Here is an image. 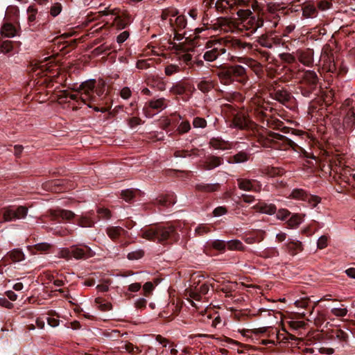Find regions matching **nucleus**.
Returning <instances> with one entry per match:
<instances>
[{
  "label": "nucleus",
  "instance_id": "nucleus-1",
  "mask_svg": "<svg viewBox=\"0 0 355 355\" xmlns=\"http://www.w3.org/2000/svg\"><path fill=\"white\" fill-rule=\"evenodd\" d=\"M139 236L162 244H172L177 242L180 238L176 229L170 225H154L141 228Z\"/></svg>",
  "mask_w": 355,
  "mask_h": 355
},
{
  "label": "nucleus",
  "instance_id": "nucleus-2",
  "mask_svg": "<svg viewBox=\"0 0 355 355\" xmlns=\"http://www.w3.org/2000/svg\"><path fill=\"white\" fill-rule=\"evenodd\" d=\"M258 142L265 148H274L281 150L292 149L299 152L302 149L291 139L267 129L259 135Z\"/></svg>",
  "mask_w": 355,
  "mask_h": 355
},
{
  "label": "nucleus",
  "instance_id": "nucleus-3",
  "mask_svg": "<svg viewBox=\"0 0 355 355\" xmlns=\"http://www.w3.org/2000/svg\"><path fill=\"white\" fill-rule=\"evenodd\" d=\"M51 216L52 219L55 220H65L71 221L74 220V223L83 227H92L98 221L96 213L92 210L78 216L71 211L60 209L51 211Z\"/></svg>",
  "mask_w": 355,
  "mask_h": 355
},
{
  "label": "nucleus",
  "instance_id": "nucleus-4",
  "mask_svg": "<svg viewBox=\"0 0 355 355\" xmlns=\"http://www.w3.org/2000/svg\"><path fill=\"white\" fill-rule=\"evenodd\" d=\"M236 15L239 19V21L236 23V28L241 31H247L248 36L252 35L259 28L263 26L262 19H260L249 9H239L236 12Z\"/></svg>",
  "mask_w": 355,
  "mask_h": 355
},
{
  "label": "nucleus",
  "instance_id": "nucleus-5",
  "mask_svg": "<svg viewBox=\"0 0 355 355\" xmlns=\"http://www.w3.org/2000/svg\"><path fill=\"white\" fill-rule=\"evenodd\" d=\"M218 76L225 85H230L234 81L245 84L248 80L246 69L241 65H231L222 67L218 72Z\"/></svg>",
  "mask_w": 355,
  "mask_h": 355
},
{
  "label": "nucleus",
  "instance_id": "nucleus-6",
  "mask_svg": "<svg viewBox=\"0 0 355 355\" xmlns=\"http://www.w3.org/2000/svg\"><path fill=\"white\" fill-rule=\"evenodd\" d=\"M28 207L24 205H10L0 209V223L24 219L28 214Z\"/></svg>",
  "mask_w": 355,
  "mask_h": 355
},
{
  "label": "nucleus",
  "instance_id": "nucleus-7",
  "mask_svg": "<svg viewBox=\"0 0 355 355\" xmlns=\"http://www.w3.org/2000/svg\"><path fill=\"white\" fill-rule=\"evenodd\" d=\"M205 48L207 50L205 51L202 57L205 61L208 62H213L220 55L226 53L223 39L207 42Z\"/></svg>",
  "mask_w": 355,
  "mask_h": 355
},
{
  "label": "nucleus",
  "instance_id": "nucleus-8",
  "mask_svg": "<svg viewBox=\"0 0 355 355\" xmlns=\"http://www.w3.org/2000/svg\"><path fill=\"white\" fill-rule=\"evenodd\" d=\"M293 199L306 201L312 207H315L320 202L321 198L317 196L311 195L302 189H294L289 194Z\"/></svg>",
  "mask_w": 355,
  "mask_h": 355
},
{
  "label": "nucleus",
  "instance_id": "nucleus-9",
  "mask_svg": "<svg viewBox=\"0 0 355 355\" xmlns=\"http://www.w3.org/2000/svg\"><path fill=\"white\" fill-rule=\"evenodd\" d=\"M96 81L95 79H90L82 83L76 89L78 92H83L82 94L85 95V98L87 101H95V96L93 95L96 87Z\"/></svg>",
  "mask_w": 355,
  "mask_h": 355
},
{
  "label": "nucleus",
  "instance_id": "nucleus-10",
  "mask_svg": "<svg viewBox=\"0 0 355 355\" xmlns=\"http://www.w3.org/2000/svg\"><path fill=\"white\" fill-rule=\"evenodd\" d=\"M236 182L238 187L241 190L259 192L261 189V184L255 179L238 178Z\"/></svg>",
  "mask_w": 355,
  "mask_h": 355
},
{
  "label": "nucleus",
  "instance_id": "nucleus-11",
  "mask_svg": "<svg viewBox=\"0 0 355 355\" xmlns=\"http://www.w3.org/2000/svg\"><path fill=\"white\" fill-rule=\"evenodd\" d=\"M318 83L319 78L314 71L307 70L304 71L300 81L301 85L317 90Z\"/></svg>",
  "mask_w": 355,
  "mask_h": 355
},
{
  "label": "nucleus",
  "instance_id": "nucleus-12",
  "mask_svg": "<svg viewBox=\"0 0 355 355\" xmlns=\"http://www.w3.org/2000/svg\"><path fill=\"white\" fill-rule=\"evenodd\" d=\"M322 57L328 63V71L337 76L338 60H335L332 50L328 46L327 49H323Z\"/></svg>",
  "mask_w": 355,
  "mask_h": 355
},
{
  "label": "nucleus",
  "instance_id": "nucleus-13",
  "mask_svg": "<svg viewBox=\"0 0 355 355\" xmlns=\"http://www.w3.org/2000/svg\"><path fill=\"white\" fill-rule=\"evenodd\" d=\"M73 257L76 259H86L92 257L95 253L85 245H72Z\"/></svg>",
  "mask_w": 355,
  "mask_h": 355
},
{
  "label": "nucleus",
  "instance_id": "nucleus-14",
  "mask_svg": "<svg viewBox=\"0 0 355 355\" xmlns=\"http://www.w3.org/2000/svg\"><path fill=\"white\" fill-rule=\"evenodd\" d=\"M266 232L261 230H252L243 236V239L248 244L260 243L265 238Z\"/></svg>",
  "mask_w": 355,
  "mask_h": 355
},
{
  "label": "nucleus",
  "instance_id": "nucleus-15",
  "mask_svg": "<svg viewBox=\"0 0 355 355\" xmlns=\"http://www.w3.org/2000/svg\"><path fill=\"white\" fill-rule=\"evenodd\" d=\"M166 107V99L160 98L158 99H152L146 103L144 107V111L146 116H149L150 110L161 111Z\"/></svg>",
  "mask_w": 355,
  "mask_h": 355
},
{
  "label": "nucleus",
  "instance_id": "nucleus-16",
  "mask_svg": "<svg viewBox=\"0 0 355 355\" xmlns=\"http://www.w3.org/2000/svg\"><path fill=\"white\" fill-rule=\"evenodd\" d=\"M248 119L247 115L242 112L232 113V126L240 130L248 128Z\"/></svg>",
  "mask_w": 355,
  "mask_h": 355
},
{
  "label": "nucleus",
  "instance_id": "nucleus-17",
  "mask_svg": "<svg viewBox=\"0 0 355 355\" xmlns=\"http://www.w3.org/2000/svg\"><path fill=\"white\" fill-rule=\"evenodd\" d=\"M223 42H224V45L225 46V49H232L234 51H240L243 49H245L246 47H252V45L250 44L241 41V40L232 38L230 40H223Z\"/></svg>",
  "mask_w": 355,
  "mask_h": 355
},
{
  "label": "nucleus",
  "instance_id": "nucleus-18",
  "mask_svg": "<svg viewBox=\"0 0 355 355\" xmlns=\"http://www.w3.org/2000/svg\"><path fill=\"white\" fill-rule=\"evenodd\" d=\"M284 10L285 8L282 6L279 3H270L267 6V8L265 12L272 15V18L275 19L271 27H277L280 18L279 12L283 13Z\"/></svg>",
  "mask_w": 355,
  "mask_h": 355
},
{
  "label": "nucleus",
  "instance_id": "nucleus-19",
  "mask_svg": "<svg viewBox=\"0 0 355 355\" xmlns=\"http://www.w3.org/2000/svg\"><path fill=\"white\" fill-rule=\"evenodd\" d=\"M270 96L282 104H286L290 101L291 94L285 89H274L270 92Z\"/></svg>",
  "mask_w": 355,
  "mask_h": 355
},
{
  "label": "nucleus",
  "instance_id": "nucleus-20",
  "mask_svg": "<svg viewBox=\"0 0 355 355\" xmlns=\"http://www.w3.org/2000/svg\"><path fill=\"white\" fill-rule=\"evenodd\" d=\"M27 15L29 28L32 31H37V16L38 15V10L35 5H31L28 6L27 8Z\"/></svg>",
  "mask_w": 355,
  "mask_h": 355
},
{
  "label": "nucleus",
  "instance_id": "nucleus-21",
  "mask_svg": "<svg viewBox=\"0 0 355 355\" xmlns=\"http://www.w3.org/2000/svg\"><path fill=\"white\" fill-rule=\"evenodd\" d=\"M344 126L347 133L352 131L355 127V108H349L345 112V115L343 119Z\"/></svg>",
  "mask_w": 355,
  "mask_h": 355
},
{
  "label": "nucleus",
  "instance_id": "nucleus-22",
  "mask_svg": "<svg viewBox=\"0 0 355 355\" xmlns=\"http://www.w3.org/2000/svg\"><path fill=\"white\" fill-rule=\"evenodd\" d=\"M106 233L113 241H116L121 237L126 238L129 235L128 231L119 226L107 227L106 229Z\"/></svg>",
  "mask_w": 355,
  "mask_h": 355
},
{
  "label": "nucleus",
  "instance_id": "nucleus-23",
  "mask_svg": "<svg viewBox=\"0 0 355 355\" xmlns=\"http://www.w3.org/2000/svg\"><path fill=\"white\" fill-rule=\"evenodd\" d=\"M313 50L306 49L297 51V56L300 62L303 64L309 67L313 62Z\"/></svg>",
  "mask_w": 355,
  "mask_h": 355
},
{
  "label": "nucleus",
  "instance_id": "nucleus-24",
  "mask_svg": "<svg viewBox=\"0 0 355 355\" xmlns=\"http://www.w3.org/2000/svg\"><path fill=\"white\" fill-rule=\"evenodd\" d=\"M223 164V157L208 155L204 162L203 166L206 170H212Z\"/></svg>",
  "mask_w": 355,
  "mask_h": 355
},
{
  "label": "nucleus",
  "instance_id": "nucleus-25",
  "mask_svg": "<svg viewBox=\"0 0 355 355\" xmlns=\"http://www.w3.org/2000/svg\"><path fill=\"white\" fill-rule=\"evenodd\" d=\"M176 197L174 193H168L165 196H161L156 198L155 204L160 207H168L176 202Z\"/></svg>",
  "mask_w": 355,
  "mask_h": 355
},
{
  "label": "nucleus",
  "instance_id": "nucleus-26",
  "mask_svg": "<svg viewBox=\"0 0 355 355\" xmlns=\"http://www.w3.org/2000/svg\"><path fill=\"white\" fill-rule=\"evenodd\" d=\"M209 144L215 149L228 150L233 147L232 143L225 141L221 137H212L210 139Z\"/></svg>",
  "mask_w": 355,
  "mask_h": 355
},
{
  "label": "nucleus",
  "instance_id": "nucleus-27",
  "mask_svg": "<svg viewBox=\"0 0 355 355\" xmlns=\"http://www.w3.org/2000/svg\"><path fill=\"white\" fill-rule=\"evenodd\" d=\"M205 247L207 252L215 250L220 252H224L227 248V244L226 242L223 240H209L206 243Z\"/></svg>",
  "mask_w": 355,
  "mask_h": 355
},
{
  "label": "nucleus",
  "instance_id": "nucleus-28",
  "mask_svg": "<svg viewBox=\"0 0 355 355\" xmlns=\"http://www.w3.org/2000/svg\"><path fill=\"white\" fill-rule=\"evenodd\" d=\"M272 31H269L268 33L262 34L259 37L257 42L262 47L271 49L273 47L274 44H275V40L272 37Z\"/></svg>",
  "mask_w": 355,
  "mask_h": 355
},
{
  "label": "nucleus",
  "instance_id": "nucleus-29",
  "mask_svg": "<svg viewBox=\"0 0 355 355\" xmlns=\"http://www.w3.org/2000/svg\"><path fill=\"white\" fill-rule=\"evenodd\" d=\"M254 209L261 213L272 215L277 211V207L273 204H268L264 201H260L254 205Z\"/></svg>",
  "mask_w": 355,
  "mask_h": 355
},
{
  "label": "nucleus",
  "instance_id": "nucleus-30",
  "mask_svg": "<svg viewBox=\"0 0 355 355\" xmlns=\"http://www.w3.org/2000/svg\"><path fill=\"white\" fill-rule=\"evenodd\" d=\"M302 15L306 18L315 17L318 15L317 8L310 1L302 5Z\"/></svg>",
  "mask_w": 355,
  "mask_h": 355
},
{
  "label": "nucleus",
  "instance_id": "nucleus-31",
  "mask_svg": "<svg viewBox=\"0 0 355 355\" xmlns=\"http://www.w3.org/2000/svg\"><path fill=\"white\" fill-rule=\"evenodd\" d=\"M284 248H285L286 250L293 256L302 250V243L299 241H294L291 239H289L287 243L284 244Z\"/></svg>",
  "mask_w": 355,
  "mask_h": 355
},
{
  "label": "nucleus",
  "instance_id": "nucleus-32",
  "mask_svg": "<svg viewBox=\"0 0 355 355\" xmlns=\"http://www.w3.org/2000/svg\"><path fill=\"white\" fill-rule=\"evenodd\" d=\"M18 47V42H14L8 40H3L0 38V53H8L17 51Z\"/></svg>",
  "mask_w": 355,
  "mask_h": 355
},
{
  "label": "nucleus",
  "instance_id": "nucleus-33",
  "mask_svg": "<svg viewBox=\"0 0 355 355\" xmlns=\"http://www.w3.org/2000/svg\"><path fill=\"white\" fill-rule=\"evenodd\" d=\"M196 190L200 192L204 193H213L217 191L220 188V184L219 183L215 184H207V183H200L197 184L195 186Z\"/></svg>",
  "mask_w": 355,
  "mask_h": 355
},
{
  "label": "nucleus",
  "instance_id": "nucleus-34",
  "mask_svg": "<svg viewBox=\"0 0 355 355\" xmlns=\"http://www.w3.org/2000/svg\"><path fill=\"white\" fill-rule=\"evenodd\" d=\"M114 22L118 30H122L128 27L131 23V18L128 15L123 14L116 16Z\"/></svg>",
  "mask_w": 355,
  "mask_h": 355
},
{
  "label": "nucleus",
  "instance_id": "nucleus-35",
  "mask_svg": "<svg viewBox=\"0 0 355 355\" xmlns=\"http://www.w3.org/2000/svg\"><path fill=\"white\" fill-rule=\"evenodd\" d=\"M304 217V214L291 213L286 223L290 228H297L303 222Z\"/></svg>",
  "mask_w": 355,
  "mask_h": 355
},
{
  "label": "nucleus",
  "instance_id": "nucleus-36",
  "mask_svg": "<svg viewBox=\"0 0 355 355\" xmlns=\"http://www.w3.org/2000/svg\"><path fill=\"white\" fill-rule=\"evenodd\" d=\"M331 125L338 135L346 134L347 131L344 126L343 120L337 116H333L331 119Z\"/></svg>",
  "mask_w": 355,
  "mask_h": 355
},
{
  "label": "nucleus",
  "instance_id": "nucleus-37",
  "mask_svg": "<svg viewBox=\"0 0 355 355\" xmlns=\"http://www.w3.org/2000/svg\"><path fill=\"white\" fill-rule=\"evenodd\" d=\"M169 22L173 29L176 28V30L178 31L184 29L187 25V18L184 15L178 16L175 20V23H173V21L171 19Z\"/></svg>",
  "mask_w": 355,
  "mask_h": 355
},
{
  "label": "nucleus",
  "instance_id": "nucleus-38",
  "mask_svg": "<svg viewBox=\"0 0 355 355\" xmlns=\"http://www.w3.org/2000/svg\"><path fill=\"white\" fill-rule=\"evenodd\" d=\"M249 159V154L244 151H240L234 155L230 156L227 162L230 164H238L247 162Z\"/></svg>",
  "mask_w": 355,
  "mask_h": 355
},
{
  "label": "nucleus",
  "instance_id": "nucleus-39",
  "mask_svg": "<svg viewBox=\"0 0 355 355\" xmlns=\"http://www.w3.org/2000/svg\"><path fill=\"white\" fill-rule=\"evenodd\" d=\"M218 21L220 28L225 31H229L233 28H236V24L230 18L220 17L218 18Z\"/></svg>",
  "mask_w": 355,
  "mask_h": 355
},
{
  "label": "nucleus",
  "instance_id": "nucleus-40",
  "mask_svg": "<svg viewBox=\"0 0 355 355\" xmlns=\"http://www.w3.org/2000/svg\"><path fill=\"white\" fill-rule=\"evenodd\" d=\"M49 10L38 11V15L37 16V31H40L42 27L46 24V23L49 21Z\"/></svg>",
  "mask_w": 355,
  "mask_h": 355
},
{
  "label": "nucleus",
  "instance_id": "nucleus-41",
  "mask_svg": "<svg viewBox=\"0 0 355 355\" xmlns=\"http://www.w3.org/2000/svg\"><path fill=\"white\" fill-rule=\"evenodd\" d=\"M1 34L6 37H13L17 34L16 27L10 23H6L3 25L1 30Z\"/></svg>",
  "mask_w": 355,
  "mask_h": 355
},
{
  "label": "nucleus",
  "instance_id": "nucleus-42",
  "mask_svg": "<svg viewBox=\"0 0 355 355\" xmlns=\"http://www.w3.org/2000/svg\"><path fill=\"white\" fill-rule=\"evenodd\" d=\"M268 108L270 110H272L271 107H266L264 105H259L254 109V114L259 120L263 122L265 118L267 116L266 111H267Z\"/></svg>",
  "mask_w": 355,
  "mask_h": 355
},
{
  "label": "nucleus",
  "instance_id": "nucleus-43",
  "mask_svg": "<svg viewBox=\"0 0 355 355\" xmlns=\"http://www.w3.org/2000/svg\"><path fill=\"white\" fill-rule=\"evenodd\" d=\"M6 259H10L13 262H19L24 259V254L19 250H13L8 252Z\"/></svg>",
  "mask_w": 355,
  "mask_h": 355
},
{
  "label": "nucleus",
  "instance_id": "nucleus-44",
  "mask_svg": "<svg viewBox=\"0 0 355 355\" xmlns=\"http://www.w3.org/2000/svg\"><path fill=\"white\" fill-rule=\"evenodd\" d=\"M259 257L268 259L278 257L279 255V252L276 248H267L261 252H259Z\"/></svg>",
  "mask_w": 355,
  "mask_h": 355
},
{
  "label": "nucleus",
  "instance_id": "nucleus-45",
  "mask_svg": "<svg viewBox=\"0 0 355 355\" xmlns=\"http://www.w3.org/2000/svg\"><path fill=\"white\" fill-rule=\"evenodd\" d=\"M254 51L255 57L261 62H267L270 56V53L268 51L263 50L261 48H256Z\"/></svg>",
  "mask_w": 355,
  "mask_h": 355
},
{
  "label": "nucleus",
  "instance_id": "nucleus-46",
  "mask_svg": "<svg viewBox=\"0 0 355 355\" xmlns=\"http://www.w3.org/2000/svg\"><path fill=\"white\" fill-rule=\"evenodd\" d=\"M197 87L203 93H207L214 87V83L209 80H202L197 85Z\"/></svg>",
  "mask_w": 355,
  "mask_h": 355
},
{
  "label": "nucleus",
  "instance_id": "nucleus-47",
  "mask_svg": "<svg viewBox=\"0 0 355 355\" xmlns=\"http://www.w3.org/2000/svg\"><path fill=\"white\" fill-rule=\"evenodd\" d=\"M227 248L230 250H240L243 251L245 250V247L243 246L241 241L239 240H231L226 242Z\"/></svg>",
  "mask_w": 355,
  "mask_h": 355
},
{
  "label": "nucleus",
  "instance_id": "nucleus-48",
  "mask_svg": "<svg viewBox=\"0 0 355 355\" xmlns=\"http://www.w3.org/2000/svg\"><path fill=\"white\" fill-rule=\"evenodd\" d=\"M139 193V191H133V190H131V189H126V190H123L121 191V198L125 200L126 202H132V200H133V199L135 198V197L136 196V194Z\"/></svg>",
  "mask_w": 355,
  "mask_h": 355
},
{
  "label": "nucleus",
  "instance_id": "nucleus-49",
  "mask_svg": "<svg viewBox=\"0 0 355 355\" xmlns=\"http://www.w3.org/2000/svg\"><path fill=\"white\" fill-rule=\"evenodd\" d=\"M257 15L259 16L260 17V19H262V20L263 21V24L265 23H269L268 26L266 27V28H274V27H271V26L272 25V24L275 21V19L272 18V15L263 11L261 13L257 14Z\"/></svg>",
  "mask_w": 355,
  "mask_h": 355
},
{
  "label": "nucleus",
  "instance_id": "nucleus-50",
  "mask_svg": "<svg viewBox=\"0 0 355 355\" xmlns=\"http://www.w3.org/2000/svg\"><path fill=\"white\" fill-rule=\"evenodd\" d=\"M122 349H125L126 352L132 355H137L141 352V350L138 347L135 346L131 343H126L121 347Z\"/></svg>",
  "mask_w": 355,
  "mask_h": 355
},
{
  "label": "nucleus",
  "instance_id": "nucleus-51",
  "mask_svg": "<svg viewBox=\"0 0 355 355\" xmlns=\"http://www.w3.org/2000/svg\"><path fill=\"white\" fill-rule=\"evenodd\" d=\"M96 216H97L98 220L100 219H108L111 217V212L108 209L98 208Z\"/></svg>",
  "mask_w": 355,
  "mask_h": 355
},
{
  "label": "nucleus",
  "instance_id": "nucleus-52",
  "mask_svg": "<svg viewBox=\"0 0 355 355\" xmlns=\"http://www.w3.org/2000/svg\"><path fill=\"white\" fill-rule=\"evenodd\" d=\"M62 6L60 3H55L51 5L49 11V15L55 17L58 16L62 11Z\"/></svg>",
  "mask_w": 355,
  "mask_h": 355
},
{
  "label": "nucleus",
  "instance_id": "nucleus-53",
  "mask_svg": "<svg viewBox=\"0 0 355 355\" xmlns=\"http://www.w3.org/2000/svg\"><path fill=\"white\" fill-rule=\"evenodd\" d=\"M191 130V124L189 121H182L178 128L177 131L180 135H182L188 132Z\"/></svg>",
  "mask_w": 355,
  "mask_h": 355
},
{
  "label": "nucleus",
  "instance_id": "nucleus-54",
  "mask_svg": "<svg viewBox=\"0 0 355 355\" xmlns=\"http://www.w3.org/2000/svg\"><path fill=\"white\" fill-rule=\"evenodd\" d=\"M171 92L176 95H182L186 91V87L182 83H176L171 89Z\"/></svg>",
  "mask_w": 355,
  "mask_h": 355
},
{
  "label": "nucleus",
  "instance_id": "nucleus-55",
  "mask_svg": "<svg viewBox=\"0 0 355 355\" xmlns=\"http://www.w3.org/2000/svg\"><path fill=\"white\" fill-rule=\"evenodd\" d=\"M334 336L337 338L339 340L343 342H347L348 340V334L343 330L338 329H336L334 332Z\"/></svg>",
  "mask_w": 355,
  "mask_h": 355
},
{
  "label": "nucleus",
  "instance_id": "nucleus-56",
  "mask_svg": "<svg viewBox=\"0 0 355 355\" xmlns=\"http://www.w3.org/2000/svg\"><path fill=\"white\" fill-rule=\"evenodd\" d=\"M96 302L99 304V308L103 311H107L112 309V304L110 302H105L101 298H96Z\"/></svg>",
  "mask_w": 355,
  "mask_h": 355
},
{
  "label": "nucleus",
  "instance_id": "nucleus-57",
  "mask_svg": "<svg viewBox=\"0 0 355 355\" xmlns=\"http://www.w3.org/2000/svg\"><path fill=\"white\" fill-rule=\"evenodd\" d=\"M144 255V252L142 250H138L129 252L127 255V258L129 260H137L143 257Z\"/></svg>",
  "mask_w": 355,
  "mask_h": 355
},
{
  "label": "nucleus",
  "instance_id": "nucleus-58",
  "mask_svg": "<svg viewBox=\"0 0 355 355\" xmlns=\"http://www.w3.org/2000/svg\"><path fill=\"white\" fill-rule=\"evenodd\" d=\"M59 256L65 259H71L73 257L72 246L70 248H62L59 252Z\"/></svg>",
  "mask_w": 355,
  "mask_h": 355
},
{
  "label": "nucleus",
  "instance_id": "nucleus-59",
  "mask_svg": "<svg viewBox=\"0 0 355 355\" xmlns=\"http://www.w3.org/2000/svg\"><path fill=\"white\" fill-rule=\"evenodd\" d=\"M228 0H217L215 3V7L218 11H224L229 8Z\"/></svg>",
  "mask_w": 355,
  "mask_h": 355
},
{
  "label": "nucleus",
  "instance_id": "nucleus-60",
  "mask_svg": "<svg viewBox=\"0 0 355 355\" xmlns=\"http://www.w3.org/2000/svg\"><path fill=\"white\" fill-rule=\"evenodd\" d=\"M347 309L346 308H333L331 310V313L338 318H343L345 317L347 314Z\"/></svg>",
  "mask_w": 355,
  "mask_h": 355
},
{
  "label": "nucleus",
  "instance_id": "nucleus-61",
  "mask_svg": "<svg viewBox=\"0 0 355 355\" xmlns=\"http://www.w3.org/2000/svg\"><path fill=\"white\" fill-rule=\"evenodd\" d=\"M193 125L196 128H205L207 126V121L202 117H195L193 120Z\"/></svg>",
  "mask_w": 355,
  "mask_h": 355
},
{
  "label": "nucleus",
  "instance_id": "nucleus-62",
  "mask_svg": "<svg viewBox=\"0 0 355 355\" xmlns=\"http://www.w3.org/2000/svg\"><path fill=\"white\" fill-rule=\"evenodd\" d=\"M299 89L302 95L306 98H311V95L316 92L315 89H309V87H304L303 85L300 86Z\"/></svg>",
  "mask_w": 355,
  "mask_h": 355
},
{
  "label": "nucleus",
  "instance_id": "nucleus-63",
  "mask_svg": "<svg viewBox=\"0 0 355 355\" xmlns=\"http://www.w3.org/2000/svg\"><path fill=\"white\" fill-rule=\"evenodd\" d=\"M348 71V67L347 65L342 61H338V77H343Z\"/></svg>",
  "mask_w": 355,
  "mask_h": 355
},
{
  "label": "nucleus",
  "instance_id": "nucleus-64",
  "mask_svg": "<svg viewBox=\"0 0 355 355\" xmlns=\"http://www.w3.org/2000/svg\"><path fill=\"white\" fill-rule=\"evenodd\" d=\"M291 215V212L286 209H279L277 212V218L282 220H285Z\"/></svg>",
  "mask_w": 355,
  "mask_h": 355
}]
</instances>
